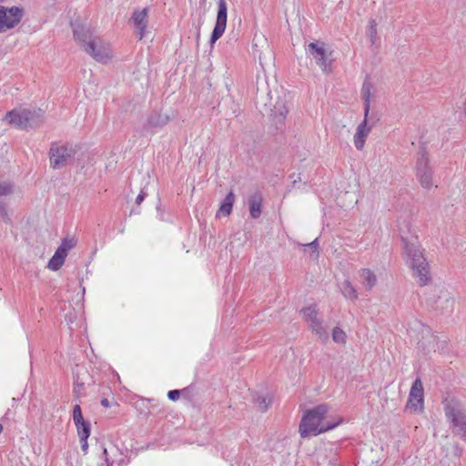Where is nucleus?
<instances>
[{
  "mask_svg": "<svg viewBox=\"0 0 466 466\" xmlns=\"http://www.w3.org/2000/svg\"><path fill=\"white\" fill-rule=\"evenodd\" d=\"M0 218H4L6 221L9 220V218L7 216V212L5 209V205L2 201H0Z\"/></svg>",
  "mask_w": 466,
  "mask_h": 466,
  "instance_id": "473e14b6",
  "label": "nucleus"
},
{
  "mask_svg": "<svg viewBox=\"0 0 466 466\" xmlns=\"http://www.w3.org/2000/svg\"><path fill=\"white\" fill-rule=\"evenodd\" d=\"M71 26L73 28L74 38L78 41L83 47L86 45V42L97 37L93 35L89 26H86L78 21L72 22Z\"/></svg>",
  "mask_w": 466,
  "mask_h": 466,
  "instance_id": "ddd939ff",
  "label": "nucleus"
},
{
  "mask_svg": "<svg viewBox=\"0 0 466 466\" xmlns=\"http://www.w3.org/2000/svg\"><path fill=\"white\" fill-rule=\"evenodd\" d=\"M84 50L100 63H106L111 58L109 45L98 36L86 42V45L84 46Z\"/></svg>",
  "mask_w": 466,
  "mask_h": 466,
  "instance_id": "6e6552de",
  "label": "nucleus"
},
{
  "mask_svg": "<svg viewBox=\"0 0 466 466\" xmlns=\"http://www.w3.org/2000/svg\"><path fill=\"white\" fill-rule=\"evenodd\" d=\"M65 259L60 258L59 256L53 255V257L48 261V268L54 271L58 270L64 264Z\"/></svg>",
  "mask_w": 466,
  "mask_h": 466,
  "instance_id": "bb28decb",
  "label": "nucleus"
},
{
  "mask_svg": "<svg viewBox=\"0 0 466 466\" xmlns=\"http://www.w3.org/2000/svg\"><path fill=\"white\" fill-rule=\"evenodd\" d=\"M372 85L368 80H365L361 86V97L364 101V115L368 117L370 109Z\"/></svg>",
  "mask_w": 466,
  "mask_h": 466,
  "instance_id": "412c9836",
  "label": "nucleus"
},
{
  "mask_svg": "<svg viewBox=\"0 0 466 466\" xmlns=\"http://www.w3.org/2000/svg\"><path fill=\"white\" fill-rule=\"evenodd\" d=\"M180 391L178 390H172L167 392V397L170 400L176 401L179 399Z\"/></svg>",
  "mask_w": 466,
  "mask_h": 466,
  "instance_id": "2f4dec72",
  "label": "nucleus"
},
{
  "mask_svg": "<svg viewBox=\"0 0 466 466\" xmlns=\"http://www.w3.org/2000/svg\"><path fill=\"white\" fill-rule=\"evenodd\" d=\"M13 192V184L7 181L0 182V196H8Z\"/></svg>",
  "mask_w": 466,
  "mask_h": 466,
  "instance_id": "cd10ccee",
  "label": "nucleus"
},
{
  "mask_svg": "<svg viewBox=\"0 0 466 466\" xmlns=\"http://www.w3.org/2000/svg\"><path fill=\"white\" fill-rule=\"evenodd\" d=\"M23 9L17 6L5 7L0 5V33L14 28L23 17Z\"/></svg>",
  "mask_w": 466,
  "mask_h": 466,
  "instance_id": "1a4fd4ad",
  "label": "nucleus"
},
{
  "mask_svg": "<svg viewBox=\"0 0 466 466\" xmlns=\"http://www.w3.org/2000/svg\"><path fill=\"white\" fill-rule=\"evenodd\" d=\"M54 255L59 256L60 258L66 259L67 253L65 251L64 248L58 247Z\"/></svg>",
  "mask_w": 466,
  "mask_h": 466,
  "instance_id": "e433bc0d",
  "label": "nucleus"
},
{
  "mask_svg": "<svg viewBox=\"0 0 466 466\" xmlns=\"http://www.w3.org/2000/svg\"><path fill=\"white\" fill-rule=\"evenodd\" d=\"M234 202H235V195L232 191H230L229 193L227 194V196L221 202L219 209L217 213V217L228 216L232 211Z\"/></svg>",
  "mask_w": 466,
  "mask_h": 466,
  "instance_id": "aec40b11",
  "label": "nucleus"
},
{
  "mask_svg": "<svg viewBox=\"0 0 466 466\" xmlns=\"http://www.w3.org/2000/svg\"><path fill=\"white\" fill-rule=\"evenodd\" d=\"M416 175L422 187L430 189L433 187L432 169L430 166L428 152L424 147L418 151Z\"/></svg>",
  "mask_w": 466,
  "mask_h": 466,
  "instance_id": "0eeeda50",
  "label": "nucleus"
},
{
  "mask_svg": "<svg viewBox=\"0 0 466 466\" xmlns=\"http://www.w3.org/2000/svg\"><path fill=\"white\" fill-rule=\"evenodd\" d=\"M306 247H308L310 249H312V251L316 254V257H318V255H319V252H318V238H316L312 242L307 244Z\"/></svg>",
  "mask_w": 466,
  "mask_h": 466,
  "instance_id": "72a5a7b5",
  "label": "nucleus"
},
{
  "mask_svg": "<svg viewBox=\"0 0 466 466\" xmlns=\"http://www.w3.org/2000/svg\"><path fill=\"white\" fill-rule=\"evenodd\" d=\"M300 312L304 320L308 323L309 329L323 342L329 340V331L323 319L319 317L316 305H309L303 308Z\"/></svg>",
  "mask_w": 466,
  "mask_h": 466,
  "instance_id": "423d86ee",
  "label": "nucleus"
},
{
  "mask_svg": "<svg viewBox=\"0 0 466 466\" xmlns=\"http://www.w3.org/2000/svg\"><path fill=\"white\" fill-rule=\"evenodd\" d=\"M445 415L451 425L452 433L466 441V411L461 404L451 400L445 404Z\"/></svg>",
  "mask_w": 466,
  "mask_h": 466,
  "instance_id": "20e7f679",
  "label": "nucleus"
},
{
  "mask_svg": "<svg viewBox=\"0 0 466 466\" xmlns=\"http://www.w3.org/2000/svg\"><path fill=\"white\" fill-rule=\"evenodd\" d=\"M339 289L347 299L356 300L358 299L357 290L350 280L345 279L342 281L339 285Z\"/></svg>",
  "mask_w": 466,
  "mask_h": 466,
  "instance_id": "4be33fe9",
  "label": "nucleus"
},
{
  "mask_svg": "<svg viewBox=\"0 0 466 466\" xmlns=\"http://www.w3.org/2000/svg\"><path fill=\"white\" fill-rule=\"evenodd\" d=\"M76 154V147L69 144L59 145L58 143H52L49 149L50 166L54 169L63 168L75 159Z\"/></svg>",
  "mask_w": 466,
  "mask_h": 466,
  "instance_id": "39448f33",
  "label": "nucleus"
},
{
  "mask_svg": "<svg viewBox=\"0 0 466 466\" xmlns=\"http://www.w3.org/2000/svg\"><path fill=\"white\" fill-rule=\"evenodd\" d=\"M228 6L226 0H218V14L215 27L213 28L210 44L216 43L224 34L227 26Z\"/></svg>",
  "mask_w": 466,
  "mask_h": 466,
  "instance_id": "9b49d317",
  "label": "nucleus"
},
{
  "mask_svg": "<svg viewBox=\"0 0 466 466\" xmlns=\"http://www.w3.org/2000/svg\"><path fill=\"white\" fill-rule=\"evenodd\" d=\"M288 114V108L285 103L282 100L277 101L274 105L273 109L271 110V116L273 121L275 122L277 128H281L284 125V121L286 119Z\"/></svg>",
  "mask_w": 466,
  "mask_h": 466,
  "instance_id": "dca6fc26",
  "label": "nucleus"
},
{
  "mask_svg": "<svg viewBox=\"0 0 466 466\" xmlns=\"http://www.w3.org/2000/svg\"><path fill=\"white\" fill-rule=\"evenodd\" d=\"M404 243L406 263L412 271V277L416 282L424 287L431 281L430 266L425 258L417 238H401Z\"/></svg>",
  "mask_w": 466,
  "mask_h": 466,
  "instance_id": "f257e3e1",
  "label": "nucleus"
},
{
  "mask_svg": "<svg viewBox=\"0 0 466 466\" xmlns=\"http://www.w3.org/2000/svg\"><path fill=\"white\" fill-rule=\"evenodd\" d=\"M360 280L367 290H371L377 284V276L370 268H361L359 272Z\"/></svg>",
  "mask_w": 466,
  "mask_h": 466,
  "instance_id": "6ab92c4d",
  "label": "nucleus"
},
{
  "mask_svg": "<svg viewBox=\"0 0 466 466\" xmlns=\"http://www.w3.org/2000/svg\"><path fill=\"white\" fill-rule=\"evenodd\" d=\"M424 390L422 382L417 378L410 388L407 406L414 410H421L423 408Z\"/></svg>",
  "mask_w": 466,
  "mask_h": 466,
  "instance_id": "f8f14e48",
  "label": "nucleus"
},
{
  "mask_svg": "<svg viewBox=\"0 0 466 466\" xmlns=\"http://www.w3.org/2000/svg\"><path fill=\"white\" fill-rule=\"evenodd\" d=\"M328 406L326 404L318 405L312 410H308L299 423L301 437L317 436L335 429L342 421V419L338 420H326Z\"/></svg>",
  "mask_w": 466,
  "mask_h": 466,
  "instance_id": "f03ea898",
  "label": "nucleus"
},
{
  "mask_svg": "<svg viewBox=\"0 0 466 466\" xmlns=\"http://www.w3.org/2000/svg\"><path fill=\"white\" fill-rule=\"evenodd\" d=\"M146 196H147V193L144 191V189H142L136 198V204L140 205L143 202V200L145 199Z\"/></svg>",
  "mask_w": 466,
  "mask_h": 466,
  "instance_id": "c9c22d12",
  "label": "nucleus"
},
{
  "mask_svg": "<svg viewBox=\"0 0 466 466\" xmlns=\"http://www.w3.org/2000/svg\"><path fill=\"white\" fill-rule=\"evenodd\" d=\"M101 405L106 408H108V407H110V402L107 399L105 398V399L101 400Z\"/></svg>",
  "mask_w": 466,
  "mask_h": 466,
  "instance_id": "4c0bfd02",
  "label": "nucleus"
},
{
  "mask_svg": "<svg viewBox=\"0 0 466 466\" xmlns=\"http://www.w3.org/2000/svg\"><path fill=\"white\" fill-rule=\"evenodd\" d=\"M6 121L20 129L35 128L41 125L44 112L41 109H13L6 113Z\"/></svg>",
  "mask_w": 466,
  "mask_h": 466,
  "instance_id": "7ed1b4c3",
  "label": "nucleus"
},
{
  "mask_svg": "<svg viewBox=\"0 0 466 466\" xmlns=\"http://www.w3.org/2000/svg\"><path fill=\"white\" fill-rule=\"evenodd\" d=\"M263 197L260 192L257 191L248 197V208L250 217L258 218L261 215Z\"/></svg>",
  "mask_w": 466,
  "mask_h": 466,
  "instance_id": "a211bd4d",
  "label": "nucleus"
},
{
  "mask_svg": "<svg viewBox=\"0 0 466 466\" xmlns=\"http://www.w3.org/2000/svg\"><path fill=\"white\" fill-rule=\"evenodd\" d=\"M101 449L103 457L100 459L101 461L98 462L97 466H111L113 462L109 461L108 450L106 447H101Z\"/></svg>",
  "mask_w": 466,
  "mask_h": 466,
  "instance_id": "c85d7f7f",
  "label": "nucleus"
},
{
  "mask_svg": "<svg viewBox=\"0 0 466 466\" xmlns=\"http://www.w3.org/2000/svg\"><path fill=\"white\" fill-rule=\"evenodd\" d=\"M436 292H438L437 299L430 300L432 306H434L436 309L451 311L454 303L451 295L443 289H439Z\"/></svg>",
  "mask_w": 466,
  "mask_h": 466,
  "instance_id": "4468645a",
  "label": "nucleus"
},
{
  "mask_svg": "<svg viewBox=\"0 0 466 466\" xmlns=\"http://www.w3.org/2000/svg\"><path fill=\"white\" fill-rule=\"evenodd\" d=\"M84 419L82 414L81 406L79 404H76L73 408V420L79 421L80 420Z\"/></svg>",
  "mask_w": 466,
  "mask_h": 466,
  "instance_id": "7c9ffc66",
  "label": "nucleus"
},
{
  "mask_svg": "<svg viewBox=\"0 0 466 466\" xmlns=\"http://www.w3.org/2000/svg\"><path fill=\"white\" fill-rule=\"evenodd\" d=\"M74 423L76 427L77 435L79 438H88L90 436L91 428L90 423L87 420L82 419L79 421H74Z\"/></svg>",
  "mask_w": 466,
  "mask_h": 466,
  "instance_id": "b1692460",
  "label": "nucleus"
},
{
  "mask_svg": "<svg viewBox=\"0 0 466 466\" xmlns=\"http://www.w3.org/2000/svg\"><path fill=\"white\" fill-rule=\"evenodd\" d=\"M80 386H81L80 384H77V385L75 386V388H74L75 392L78 391L77 387H80Z\"/></svg>",
  "mask_w": 466,
  "mask_h": 466,
  "instance_id": "58836bf2",
  "label": "nucleus"
},
{
  "mask_svg": "<svg viewBox=\"0 0 466 466\" xmlns=\"http://www.w3.org/2000/svg\"><path fill=\"white\" fill-rule=\"evenodd\" d=\"M346 339H347V335L342 329H340L339 327H336L333 329L332 339L334 342H336L338 344H345Z\"/></svg>",
  "mask_w": 466,
  "mask_h": 466,
  "instance_id": "a878e982",
  "label": "nucleus"
},
{
  "mask_svg": "<svg viewBox=\"0 0 466 466\" xmlns=\"http://www.w3.org/2000/svg\"><path fill=\"white\" fill-rule=\"evenodd\" d=\"M87 439L88 438H79V441H80V445H81V450L86 453L87 452V450H88V443H87Z\"/></svg>",
  "mask_w": 466,
  "mask_h": 466,
  "instance_id": "f704fd0d",
  "label": "nucleus"
},
{
  "mask_svg": "<svg viewBox=\"0 0 466 466\" xmlns=\"http://www.w3.org/2000/svg\"><path fill=\"white\" fill-rule=\"evenodd\" d=\"M252 400L261 411H266L271 402L270 399L267 395L259 393L253 394Z\"/></svg>",
  "mask_w": 466,
  "mask_h": 466,
  "instance_id": "393cba45",
  "label": "nucleus"
},
{
  "mask_svg": "<svg viewBox=\"0 0 466 466\" xmlns=\"http://www.w3.org/2000/svg\"><path fill=\"white\" fill-rule=\"evenodd\" d=\"M147 8H144L141 11H135L132 15L131 20L133 21L135 26L138 29L139 39H142L145 35V31L147 25Z\"/></svg>",
  "mask_w": 466,
  "mask_h": 466,
  "instance_id": "f3484780",
  "label": "nucleus"
},
{
  "mask_svg": "<svg viewBox=\"0 0 466 466\" xmlns=\"http://www.w3.org/2000/svg\"><path fill=\"white\" fill-rule=\"evenodd\" d=\"M3 431V425L0 424V433Z\"/></svg>",
  "mask_w": 466,
  "mask_h": 466,
  "instance_id": "ea45409f",
  "label": "nucleus"
},
{
  "mask_svg": "<svg viewBox=\"0 0 466 466\" xmlns=\"http://www.w3.org/2000/svg\"><path fill=\"white\" fill-rule=\"evenodd\" d=\"M370 132V127H368V117L364 115V119L357 127L354 135V146L358 150H362L365 146L366 139Z\"/></svg>",
  "mask_w": 466,
  "mask_h": 466,
  "instance_id": "2eb2a0df",
  "label": "nucleus"
},
{
  "mask_svg": "<svg viewBox=\"0 0 466 466\" xmlns=\"http://www.w3.org/2000/svg\"><path fill=\"white\" fill-rule=\"evenodd\" d=\"M76 246V241L74 238H65L62 240V243L60 244V248H64L66 253L70 249H72Z\"/></svg>",
  "mask_w": 466,
  "mask_h": 466,
  "instance_id": "c756f323",
  "label": "nucleus"
},
{
  "mask_svg": "<svg viewBox=\"0 0 466 466\" xmlns=\"http://www.w3.org/2000/svg\"><path fill=\"white\" fill-rule=\"evenodd\" d=\"M307 53L312 56L316 64L324 73H329L331 71V61L329 59V54L325 49L324 43H309L307 47Z\"/></svg>",
  "mask_w": 466,
  "mask_h": 466,
  "instance_id": "9d476101",
  "label": "nucleus"
},
{
  "mask_svg": "<svg viewBox=\"0 0 466 466\" xmlns=\"http://www.w3.org/2000/svg\"><path fill=\"white\" fill-rule=\"evenodd\" d=\"M168 116L159 113H153L147 118V125L151 127H157L166 125L168 122Z\"/></svg>",
  "mask_w": 466,
  "mask_h": 466,
  "instance_id": "5701e85b",
  "label": "nucleus"
}]
</instances>
